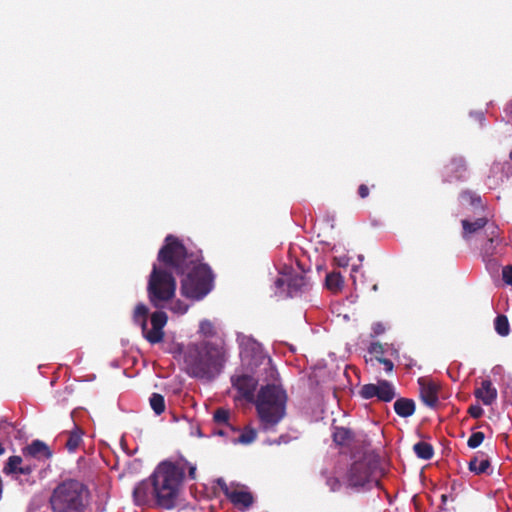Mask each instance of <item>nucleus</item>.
Returning <instances> with one entry per match:
<instances>
[{"label": "nucleus", "mask_w": 512, "mask_h": 512, "mask_svg": "<svg viewBox=\"0 0 512 512\" xmlns=\"http://www.w3.org/2000/svg\"><path fill=\"white\" fill-rule=\"evenodd\" d=\"M157 260L171 267L177 274H185L181 281V294L191 300L203 299L213 288L214 275L207 264H198L199 255L188 252L178 237L169 234L160 248Z\"/></svg>", "instance_id": "nucleus-1"}, {"label": "nucleus", "mask_w": 512, "mask_h": 512, "mask_svg": "<svg viewBox=\"0 0 512 512\" xmlns=\"http://www.w3.org/2000/svg\"><path fill=\"white\" fill-rule=\"evenodd\" d=\"M183 478V468L170 461L161 462L148 479L142 480L133 489L134 503L163 510L174 509Z\"/></svg>", "instance_id": "nucleus-2"}, {"label": "nucleus", "mask_w": 512, "mask_h": 512, "mask_svg": "<svg viewBox=\"0 0 512 512\" xmlns=\"http://www.w3.org/2000/svg\"><path fill=\"white\" fill-rule=\"evenodd\" d=\"M223 363V351L218 345L202 341L189 344L184 353L186 372L196 378H210Z\"/></svg>", "instance_id": "nucleus-3"}, {"label": "nucleus", "mask_w": 512, "mask_h": 512, "mask_svg": "<svg viewBox=\"0 0 512 512\" xmlns=\"http://www.w3.org/2000/svg\"><path fill=\"white\" fill-rule=\"evenodd\" d=\"M257 415L263 429L276 426L286 415L287 394L279 385L262 386L255 400Z\"/></svg>", "instance_id": "nucleus-4"}, {"label": "nucleus", "mask_w": 512, "mask_h": 512, "mask_svg": "<svg viewBox=\"0 0 512 512\" xmlns=\"http://www.w3.org/2000/svg\"><path fill=\"white\" fill-rule=\"evenodd\" d=\"M88 488L74 479L65 480L53 490L50 504L53 512H84Z\"/></svg>", "instance_id": "nucleus-5"}, {"label": "nucleus", "mask_w": 512, "mask_h": 512, "mask_svg": "<svg viewBox=\"0 0 512 512\" xmlns=\"http://www.w3.org/2000/svg\"><path fill=\"white\" fill-rule=\"evenodd\" d=\"M162 265L163 267L153 265L147 284L149 302L156 309L167 307V304L174 299L177 287L176 280L171 273L173 269Z\"/></svg>", "instance_id": "nucleus-6"}, {"label": "nucleus", "mask_w": 512, "mask_h": 512, "mask_svg": "<svg viewBox=\"0 0 512 512\" xmlns=\"http://www.w3.org/2000/svg\"><path fill=\"white\" fill-rule=\"evenodd\" d=\"M149 309L143 303L136 305L133 313V320L136 324L140 325L144 338L151 344L160 343L164 338L163 328L167 324V314L159 309L150 316L152 328L147 327V317Z\"/></svg>", "instance_id": "nucleus-7"}, {"label": "nucleus", "mask_w": 512, "mask_h": 512, "mask_svg": "<svg viewBox=\"0 0 512 512\" xmlns=\"http://www.w3.org/2000/svg\"><path fill=\"white\" fill-rule=\"evenodd\" d=\"M377 464L367 458L355 461L347 474L348 483L351 487H365L374 482L376 486L380 484L379 480L374 478Z\"/></svg>", "instance_id": "nucleus-8"}, {"label": "nucleus", "mask_w": 512, "mask_h": 512, "mask_svg": "<svg viewBox=\"0 0 512 512\" xmlns=\"http://www.w3.org/2000/svg\"><path fill=\"white\" fill-rule=\"evenodd\" d=\"M486 241L482 244L480 253L482 260L485 262L487 269L496 271L499 267V264L495 258L498 254V246L502 242L500 238V230L499 228L491 223L485 230Z\"/></svg>", "instance_id": "nucleus-9"}, {"label": "nucleus", "mask_w": 512, "mask_h": 512, "mask_svg": "<svg viewBox=\"0 0 512 512\" xmlns=\"http://www.w3.org/2000/svg\"><path fill=\"white\" fill-rule=\"evenodd\" d=\"M359 394L364 399L377 397L383 402H390L396 397L394 386L387 380H379L376 384H365L361 387Z\"/></svg>", "instance_id": "nucleus-10"}, {"label": "nucleus", "mask_w": 512, "mask_h": 512, "mask_svg": "<svg viewBox=\"0 0 512 512\" xmlns=\"http://www.w3.org/2000/svg\"><path fill=\"white\" fill-rule=\"evenodd\" d=\"M275 286L278 289H283L286 286L288 296L293 297L306 291L309 287V281L303 273H291L278 277L275 280Z\"/></svg>", "instance_id": "nucleus-11"}, {"label": "nucleus", "mask_w": 512, "mask_h": 512, "mask_svg": "<svg viewBox=\"0 0 512 512\" xmlns=\"http://www.w3.org/2000/svg\"><path fill=\"white\" fill-rule=\"evenodd\" d=\"M468 165L463 156H453L444 167V180L446 182L462 181L466 179Z\"/></svg>", "instance_id": "nucleus-12"}, {"label": "nucleus", "mask_w": 512, "mask_h": 512, "mask_svg": "<svg viewBox=\"0 0 512 512\" xmlns=\"http://www.w3.org/2000/svg\"><path fill=\"white\" fill-rule=\"evenodd\" d=\"M234 388L237 389L242 398L248 402L255 400V390L258 385L257 379L250 375H238L231 378Z\"/></svg>", "instance_id": "nucleus-13"}, {"label": "nucleus", "mask_w": 512, "mask_h": 512, "mask_svg": "<svg viewBox=\"0 0 512 512\" xmlns=\"http://www.w3.org/2000/svg\"><path fill=\"white\" fill-rule=\"evenodd\" d=\"M418 384L422 402L430 408H435L439 403V385L426 378H419Z\"/></svg>", "instance_id": "nucleus-14"}, {"label": "nucleus", "mask_w": 512, "mask_h": 512, "mask_svg": "<svg viewBox=\"0 0 512 512\" xmlns=\"http://www.w3.org/2000/svg\"><path fill=\"white\" fill-rule=\"evenodd\" d=\"M22 454L25 459L33 458L38 461H46L52 457L53 452L46 443L37 439L24 447Z\"/></svg>", "instance_id": "nucleus-15"}, {"label": "nucleus", "mask_w": 512, "mask_h": 512, "mask_svg": "<svg viewBox=\"0 0 512 512\" xmlns=\"http://www.w3.org/2000/svg\"><path fill=\"white\" fill-rule=\"evenodd\" d=\"M462 224V237L466 241L469 240L474 234L478 233L482 229H487L489 220L486 217H479L474 220L463 219Z\"/></svg>", "instance_id": "nucleus-16"}, {"label": "nucleus", "mask_w": 512, "mask_h": 512, "mask_svg": "<svg viewBox=\"0 0 512 512\" xmlns=\"http://www.w3.org/2000/svg\"><path fill=\"white\" fill-rule=\"evenodd\" d=\"M83 434V430L80 427L74 425V428L71 431L63 432L62 434H60L59 440H61L62 438H66L64 447L70 453H74L83 442Z\"/></svg>", "instance_id": "nucleus-17"}, {"label": "nucleus", "mask_w": 512, "mask_h": 512, "mask_svg": "<svg viewBox=\"0 0 512 512\" xmlns=\"http://www.w3.org/2000/svg\"><path fill=\"white\" fill-rule=\"evenodd\" d=\"M477 399L481 400L484 405H491L497 398V390L489 379L481 382V387L474 392Z\"/></svg>", "instance_id": "nucleus-18"}, {"label": "nucleus", "mask_w": 512, "mask_h": 512, "mask_svg": "<svg viewBox=\"0 0 512 512\" xmlns=\"http://www.w3.org/2000/svg\"><path fill=\"white\" fill-rule=\"evenodd\" d=\"M228 499L237 507L242 509L249 508L253 502V495L248 491L233 490Z\"/></svg>", "instance_id": "nucleus-19"}, {"label": "nucleus", "mask_w": 512, "mask_h": 512, "mask_svg": "<svg viewBox=\"0 0 512 512\" xmlns=\"http://www.w3.org/2000/svg\"><path fill=\"white\" fill-rule=\"evenodd\" d=\"M415 402L410 398H398L394 402V410L400 417L407 418L415 413Z\"/></svg>", "instance_id": "nucleus-20"}, {"label": "nucleus", "mask_w": 512, "mask_h": 512, "mask_svg": "<svg viewBox=\"0 0 512 512\" xmlns=\"http://www.w3.org/2000/svg\"><path fill=\"white\" fill-rule=\"evenodd\" d=\"M489 467L490 461L483 452H477L468 464L469 470L476 475L485 473Z\"/></svg>", "instance_id": "nucleus-21"}, {"label": "nucleus", "mask_w": 512, "mask_h": 512, "mask_svg": "<svg viewBox=\"0 0 512 512\" xmlns=\"http://www.w3.org/2000/svg\"><path fill=\"white\" fill-rule=\"evenodd\" d=\"M344 285L343 278L339 272H331L326 275L325 286L333 293H338Z\"/></svg>", "instance_id": "nucleus-22"}, {"label": "nucleus", "mask_w": 512, "mask_h": 512, "mask_svg": "<svg viewBox=\"0 0 512 512\" xmlns=\"http://www.w3.org/2000/svg\"><path fill=\"white\" fill-rule=\"evenodd\" d=\"M413 450L417 457L423 460H430L434 455L433 446L427 442L420 441L413 446Z\"/></svg>", "instance_id": "nucleus-23"}, {"label": "nucleus", "mask_w": 512, "mask_h": 512, "mask_svg": "<svg viewBox=\"0 0 512 512\" xmlns=\"http://www.w3.org/2000/svg\"><path fill=\"white\" fill-rule=\"evenodd\" d=\"M353 438V433L345 427H336L333 432V440L338 445H346Z\"/></svg>", "instance_id": "nucleus-24"}, {"label": "nucleus", "mask_w": 512, "mask_h": 512, "mask_svg": "<svg viewBox=\"0 0 512 512\" xmlns=\"http://www.w3.org/2000/svg\"><path fill=\"white\" fill-rule=\"evenodd\" d=\"M23 463V458L21 456H10L3 468V473L6 475L10 474H18L19 468Z\"/></svg>", "instance_id": "nucleus-25"}, {"label": "nucleus", "mask_w": 512, "mask_h": 512, "mask_svg": "<svg viewBox=\"0 0 512 512\" xmlns=\"http://www.w3.org/2000/svg\"><path fill=\"white\" fill-rule=\"evenodd\" d=\"M495 331L502 337H505L510 332V325L507 316L498 315L494 320Z\"/></svg>", "instance_id": "nucleus-26"}, {"label": "nucleus", "mask_w": 512, "mask_h": 512, "mask_svg": "<svg viewBox=\"0 0 512 512\" xmlns=\"http://www.w3.org/2000/svg\"><path fill=\"white\" fill-rule=\"evenodd\" d=\"M150 406L156 415H161L165 411V399L159 393H153L149 399Z\"/></svg>", "instance_id": "nucleus-27"}, {"label": "nucleus", "mask_w": 512, "mask_h": 512, "mask_svg": "<svg viewBox=\"0 0 512 512\" xmlns=\"http://www.w3.org/2000/svg\"><path fill=\"white\" fill-rule=\"evenodd\" d=\"M229 418H230V413L228 410L224 409V408H218L216 409V411L214 412V415H213V420L215 423H217L218 425H226L228 428H230L232 431H234V428L229 424Z\"/></svg>", "instance_id": "nucleus-28"}, {"label": "nucleus", "mask_w": 512, "mask_h": 512, "mask_svg": "<svg viewBox=\"0 0 512 512\" xmlns=\"http://www.w3.org/2000/svg\"><path fill=\"white\" fill-rule=\"evenodd\" d=\"M257 433L255 429L246 427L244 431L234 440L235 443L250 444L256 439Z\"/></svg>", "instance_id": "nucleus-29"}, {"label": "nucleus", "mask_w": 512, "mask_h": 512, "mask_svg": "<svg viewBox=\"0 0 512 512\" xmlns=\"http://www.w3.org/2000/svg\"><path fill=\"white\" fill-rule=\"evenodd\" d=\"M460 198L463 202H467L472 206L475 207H482L481 198L480 196L476 195L475 193L465 190L460 194Z\"/></svg>", "instance_id": "nucleus-30"}, {"label": "nucleus", "mask_w": 512, "mask_h": 512, "mask_svg": "<svg viewBox=\"0 0 512 512\" xmlns=\"http://www.w3.org/2000/svg\"><path fill=\"white\" fill-rule=\"evenodd\" d=\"M485 435L483 432H474L471 434L467 441V445L469 448L475 449L482 444L484 441Z\"/></svg>", "instance_id": "nucleus-31"}, {"label": "nucleus", "mask_w": 512, "mask_h": 512, "mask_svg": "<svg viewBox=\"0 0 512 512\" xmlns=\"http://www.w3.org/2000/svg\"><path fill=\"white\" fill-rule=\"evenodd\" d=\"M370 354L375 356V359L378 361V358H384V347L379 342H372L368 348Z\"/></svg>", "instance_id": "nucleus-32"}, {"label": "nucleus", "mask_w": 512, "mask_h": 512, "mask_svg": "<svg viewBox=\"0 0 512 512\" xmlns=\"http://www.w3.org/2000/svg\"><path fill=\"white\" fill-rule=\"evenodd\" d=\"M171 306L169 307L171 311L178 313V314H184L188 310V305L182 302L181 300H175L170 301Z\"/></svg>", "instance_id": "nucleus-33"}, {"label": "nucleus", "mask_w": 512, "mask_h": 512, "mask_svg": "<svg viewBox=\"0 0 512 512\" xmlns=\"http://www.w3.org/2000/svg\"><path fill=\"white\" fill-rule=\"evenodd\" d=\"M199 332L206 337L212 336L214 334V326L210 321L204 320L200 323Z\"/></svg>", "instance_id": "nucleus-34"}, {"label": "nucleus", "mask_w": 512, "mask_h": 512, "mask_svg": "<svg viewBox=\"0 0 512 512\" xmlns=\"http://www.w3.org/2000/svg\"><path fill=\"white\" fill-rule=\"evenodd\" d=\"M503 281L512 286V265H507L502 270Z\"/></svg>", "instance_id": "nucleus-35"}, {"label": "nucleus", "mask_w": 512, "mask_h": 512, "mask_svg": "<svg viewBox=\"0 0 512 512\" xmlns=\"http://www.w3.org/2000/svg\"><path fill=\"white\" fill-rule=\"evenodd\" d=\"M468 413L473 418H480L483 415L484 410L479 405H471L468 409Z\"/></svg>", "instance_id": "nucleus-36"}, {"label": "nucleus", "mask_w": 512, "mask_h": 512, "mask_svg": "<svg viewBox=\"0 0 512 512\" xmlns=\"http://www.w3.org/2000/svg\"><path fill=\"white\" fill-rule=\"evenodd\" d=\"M217 484L219 485V487H220L221 491L224 493V495L228 498L233 490H231L228 487L227 483L222 478L217 480Z\"/></svg>", "instance_id": "nucleus-37"}, {"label": "nucleus", "mask_w": 512, "mask_h": 512, "mask_svg": "<svg viewBox=\"0 0 512 512\" xmlns=\"http://www.w3.org/2000/svg\"><path fill=\"white\" fill-rule=\"evenodd\" d=\"M504 113L506 122L512 124V100L505 105Z\"/></svg>", "instance_id": "nucleus-38"}, {"label": "nucleus", "mask_w": 512, "mask_h": 512, "mask_svg": "<svg viewBox=\"0 0 512 512\" xmlns=\"http://www.w3.org/2000/svg\"><path fill=\"white\" fill-rule=\"evenodd\" d=\"M378 362L384 365L386 372H391L394 368L393 362L387 358H378Z\"/></svg>", "instance_id": "nucleus-39"}, {"label": "nucleus", "mask_w": 512, "mask_h": 512, "mask_svg": "<svg viewBox=\"0 0 512 512\" xmlns=\"http://www.w3.org/2000/svg\"><path fill=\"white\" fill-rule=\"evenodd\" d=\"M34 470V467L31 464H23L19 468L18 474L22 475H30Z\"/></svg>", "instance_id": "nucleus-40"}, {"label": "nucleus", "mask_w": 512, "mask_h": 512, "mask_svg": "<svg viewBox=\"0 0 512 512\" xmlns=\"http://www.w3.org/2000/svg\"><path fill=\"white\" fill-rule=\"evenodd\" d=\"M327 484L330 486L332 491H337L340 488V481L335 477L329 478L327 480Z\"/></svg>", "instance_id": "nucleus-41"}, {"label": "nucleus", "mask_w": 512, "mask_h": 512, "mask_svg": "<svg viewBox=\"0 0 512 512\" xmlns=\"http://www.w3.org/2000/svg\"><path fill=\"white\" fill-rule=\"evenodd\" d=\"M372 331L375 335L383 334L385 332V326L380 322L374 323L372 326Z\"/></svg>", "instance_id": "nucleus-42"}, {"label": "nucleus", "mask_w": 512, "mask_h": 512, "mask_svg": "<svg viewBox=\"0 0 512 512\" xmlns=\"http://www.w3.org/2000/svg\"><path fill=\"white\" fill-rule=\"evenodd\" d=\"M358 194H359V196H360L362 199H364V198L368 197V195H369V188H368V186H367V185H365V184H361V185L359 186V188H358Z\"/></svg>", "instance_id": "nucleus-43"}, {"label": "nucleus", "mask_w": 512, "mask_h": 512, "mask_svg": "<svg viewBox=\"0 0 512 512\" xmlns=\"http://www.w3.org/2000/svg\"><path fill=\"white\" fill-rule=\"evenodd\" d=\"M502 171L507 177L512 176V164L509 161L504 162Z\"/></svg>", "instance_id": "nucleus-44"}, {"label": "nucleus", "mask_w": 512, "mask_h": 512, "mask_svg": "<svg viewBox=\"0 0 512 512\" xmlns=\"http://www.w3.org/2000/svg\"><path fill=\"white\" fill-rule=\"evenodd\" d=\"M195 474H196V467L195 466H191L189 468V477L191 479H195Z\"/></svg>", "instance_id": "nucleus-45"}, {"label": "nucleus", "mask_w": 512, "mask_h": 512, "mask_svg": "<svg viewBox=\"0 0 512 512\" xmlns=\"http://www.w3.org/2000/svg\"><path fill=\"white\" fill-rule=\"evenodd\" d=\"M215 434L223 436L225 434V432H224V430L220 429V430L216 431Z\"/></svg>", "instance_id": "nucleus-46"}, {"label": "nucleus", "mask_w": 512, "mask_h": 512, "mask_svg": "<svg viewBox=\"0 0 512 512\" xmlns=\"http://www.w3.org/2000/svg\"><path fill=\"white\" fill-rule=\"evenodd\" d=\"M5 452V449L4 447L2 446V444H0V455L3 454Z\"/></svg>", "instance_id": "nucleus-47"}, {"label": "nucleus", "mask_w": 512, "mask_h": 512, "mask_svg": "<svg viewBox=\"0 0 512 512\" xmlns=\"http://www.w3.org/2000/svg\"><path fill=\"white\" fill-rule=\"evenodd\" d=\"M372 289H373L374 291H377V289H378V285H377V284H374V285L372 286Z\"/></svg>", "instance_id": "nucleus-48"}, {"label": "nucleus", "mask_w": 512, "mask_h": 512, "mask_svg": "<svg viewBox=\"0 0 512 512\" xmlns=\"http://www.w3.org/2000/svg\"><path fill=\"white\" fill-rule=\"evenodd\" d=\"M447 499V496L446 495H442V501H446Z\"/></svg>", "instance_id": "nucleus-49"}, {"label": "nucleus", "mask_w": 512, "mask_h": 512, "mask_svg": "<svg viewBox=\"0 0 512 512\" xmlns=\"http://www.w3.org/2000/svg\"><path fill=\"white\" fill-rule=\"evenodd\" d=\"M509 159H510V161H512V151L509 154Z\"/></svg>", "instance_id": "nucleus-50"}]
</instances>
